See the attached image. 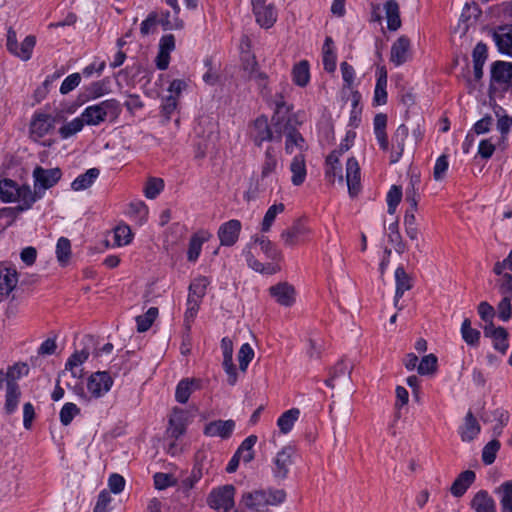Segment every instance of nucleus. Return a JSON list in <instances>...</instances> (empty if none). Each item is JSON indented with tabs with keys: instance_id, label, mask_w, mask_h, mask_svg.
<instances>
[{
	"instance_id": "774afa93",
	"label": "nucleus",
	"mask_w": 512,
	"mask_h": 512,
	"mask_svg": "<svg viewBox=\"0 0 512 512\" xmlns=\"http://www.w3.org/2000/svg\"><path fill=\"white\" fill-rule=\"evenodd\" d=\"M88 96L96 99L108 93V87L105 81H96L89 85L87 88Z\"/></svg>"
},
{
	"instance_id": "5fc2aeb1",
	"label": "nucleus",
	"mask_w": 512,
	"mask_h": 512,
	"mask_svg": "<svg viewBox=\"0 0 512 512\" xmlns=\"http://www.w3.org/2000/svg\"><path fill=\"white\" fill-rule=\"evenodd\" d=\"M402 199V189L400 186L393 185L387 193V205H388V213L394 214L397 206L401 202Z\"/></svg>"
},
{
	"instance_id": "5701e85b",
	"label": "nucleus",
	"mask_w": 512,
	"mask_h": 512,
	"mask_svg": "<svg viewBox=\"0 0 512 512\" xmlns=\"http://www.w3.org/2000/svg\"><path fill=\"white\" fill-rule=\"evenodd\" d=\"M271 121L273 140L275 142H280L282 136H287L289 132L295 128L292 125V119L290 115H286V112L283 115H273Z\"/></svg>"
},
{
	"instance_id": "4c0bfd02",
	"label": "nucleus",
	"mask_w": 512,
	"mask_h": 512,
	"mask_svg": "<svg viewBox=\"0 0 512 512\" xmlns=\"http://www.w3.org/2000/svg\"><path fill=\"white\" fill-rule=\"evenodd\" d=\"M36 44V37L33 35H28L25 37V39L21 42L20 45L17 44V48L15 49V52H12L13 55L20 58L23 61H28L31 56L33 49Z\"/></svg>"
},
{
	"instance_id": "f3484780",
	"label": "nucleus",
	"mask_w": 512,
	"mask_h": 512,
	"mask_svg": "<svg viewBox=\"0 0 512 512\" xmlns=\"http://www.w3.org/2000/svg\"><path fill=\"white\" fill-rule=\"evenodd\" d=\"M264 490H254L245 492L242 495L241 502L251 512H268L267 499Z\"/></svg>"
},
{
	"instance_id": "58836bf2",
	"label": "nucleus",
	"mask_w": 512,
	"mask_h": 512,
	"mask_svg": "<svg viewBox=\"0 0 512 512\" xmlns=\"http://www.w3.org/2000/svg\"><path fill=\"white\" fill-rule=\"evenodd\" d=\"M258 438L256 435H250L248 436L238 447L237 451L235 452L237 455H239L244 462L249 463L254 459V451L253 447L256 444Z\"/></svg>"
},
{
	"instance_id": "393cba45",
	"label": "nucleus",
	"mask_w": 512,
	"mask_h": 512,
	"mask_svg": "<svg viewBox=\"0 0 512 512\" xmlns=\"http://www.w3.org/2000/svg\"><path fill=\"white\" fill-rule=\"evenodd\" d=\"M200 380L196 378H184L182 379L175 391V399L181 404H185L192 392L200 388Z\"/></svg>"
},
{
	"instance_id": "603ef678",
	"label": "nucleus",
	"mask_w": 512,
	"mask_h": 512,
	"mask_svg": "<svg viewBox=\"0 0 512 512\" xmlns=\"http://www.w3.org/2000/svg\"><path fill=\"white\" fill-rule=\"evenodd\" d=\"M89 357V351L83 348L81 351H75L67 360L65 368L70 370L73 376H76L74 368L84 363Z\"/></svg>"
},
{
	"instance_id": "69168bd1",
	"label": "nucleus",
	"mask_w": 512,
	"mask_h": 512,
	"mask_svg": "<svg viewBox=\"0 0 512 512\" xmlns=\"http://www.w3.org/2000/svg\"><path fill=\"white\" fill-rule=\"evenodd\" d=\"M202 244L203 240L200 239L198 236L194 235L191 237L187 252V258L189 261L195 262L198 259L202 249Z\"/></svg>"
},
{
	"instance_id": "7c9ffc66",
	"label": "nucleus",
	"mask_w": 512,
	"mask_h": 512,
	"mask_svg": "<svg viewBox=\"0 0 512 512\" xmlns=\"http://www.w3.org/2000/svg\"><path fill=\"white\" fill-rule=\"evenodd\" d=\"M387 19V28L396 31L401 27L400 9L396 0H388L384 4Z\"/></svg>"
},
{
	"instance_id": "09e8293b",
	"label": "nucleus",
	"mask_w": 512,
	"mask_h": 512,
	"mask_svg": "<svg viewBox=\"0 0 512 512\" xmlns=\"http://www.w3.org/2000/svg\"><path fill=\"white\" fill-rule=\"evenodd\" d=\"M305 144V140L302 135L294 128L286 136L285 150L288 154L294 152V147L302 150Z\"/></svg>"
},
{
	"instance_id": "aec40b11",
	"label": "nucleus",
	"mask_w": 512,
	"mask_h": 512,
	"mask_svg": "<svg viewBox=\"0 0 512 512\" xmlns=\"http://www.w3.org/2000/svg\"><path fill=\"white\" fill-rule=\"evenodd\" d=\"M395 278V298H394V305L398 309H401L398 307V303L400 298L404 295L406 291H409L413 287V280L410 274H408L403 266H398L395 270L394 274Z\"/></svg>"
},
{
	"instance_id": "338daca9",
	"label": "nucleus",
	"mask_w": 512,
	"mask_h": 512,
	"mask_svg": "<svg viewBox=\"0 0 512 512\" xmlns=\"http://www.w3.org/2000/svg\"><path fill=\"white\" fill-rule=\"evenodd\" d=\"M81 82V76L79 73H73L67 76L60 86L61 94H68L74 90Z\"/></svg>"
},
{
	"instance_id": "bb28decb",
	"label": "nucleus",
	"mask_w": 512,
	"mask_h": 512,
	"mask_svg": "<svg viewBox=\"0 0 512 512\" xmlns=\"http://www.w3.org/2000/svg\"><path fill=\"white\" fill-rule=\"evenodd\" d=\"M21 397V390L17 382L10 380L6 384V395L4 409L7 414H12L16 411Z\"/></svg>"
},
{
	"instance_id": "a211bd4d",
	"label": "nucleus",
	"mask_w": 512,
	"mask_h": 512,
	"mask_svg": "<svg viewBox=\"0 0 512 512\" xmlns=\"http://www.w3.org/2000/svg\"><path fill=\"white\" fill-rule=\"evenodd\" d=\"M18 283L17 271L0 264V302L8 297Z\"/></svg>"
},
{
	"instance_id": "423d86ee",
	"label": "nucleus",
	"mask_w": 512,
	"mask_h": 512,
	"mask_svg": "<svg viewBox=\"0 0 512 512\" xmlns=\"http://www.w3.org/2000/svg\"><path fill=\"white\" fill-rule=\"evenodd\" d=\"M294 447L287 445L279 450L272 460L271 471L277 481H284L293 465Z\"/></svg>"
},
{
	"instance_id": "a18cd8bd",
	"label": "nucleus",
	"mask_w": 512,
	"mask_h": 512,
	"mask_svg": "<svg viewBox=\"0 0 512 512\" xmlns=\"http://www.w3.org/2000/svg\"><path fill=\"white\" fill-rule=\"evenodd\" d=\"M209 285V281L206 277H198L194 279L189 286L188 297H195V299H201L206 294V288Z\"/></svg>"
},
{
	"instance_id": "20e7f679",
	"label": "nucleus",
	"mask_w": 512,
	"mask_h": 512,
	"mask_svg": "<svg viewBox=\"0 0 512 512\" xmlns=\"http://www.w3.org/2000/svg\"><path fill=\"white\" fill-rule=\"evenodd\" d=\"M32 175L34 179V191L32 193H35L38 199H40L45 190L52 188L59 182L62 171L58 167L45 169L41 166H36Z\"/></svg>"
},
{
	"instance_id": "a19ab883",
	"label": "nucleus",
	"mask_w": 512,
	"mask_h": 512,
	"mask_svg": "<svg viewBox=\"0 0 512 512\" xmlns=\"http://www.w3.org/2000/svg\"><path fill=\"white\" fill-rule=\"evenodd\" d=\"M84 120L82 116L74 118L72 121L64 124L59 129V134L61 138L67 139L69 137H72L76 133L80 132L84 127Z\"/></svg>"
},
{
	"instance_id": "72a5a7b5",
	"label": "nucleus",
	"mask_w": 512,
	"mask_h": 512,
	"mask_svg": "<svg viewBox=\"0 0 512 512\" xmlns=\"http://www.w3.org/2000/svg\"><path fill=\"white\" fill-rule=\"evenodd\" d=\"M100 171L98 168H90L85 173L79 175L71 184L74 191H82L89 188L98 178Z\"/></svg>"
},
{
	"instance_id": "0e129e2a",
	"label": "nucleus",
	"mask_w": 512,
	"mask_h": 512,
	"mask_svg": "<svg viewBox=\"0 0 512 512\" xmlns=\"http://www.w3.org/2000/svg\"><path fill=\"white\" fill-rule=\"evenodd\" d=\"M131 230L128 226H118L114 230V240L117 246H124L131 241Z\"/></svg>"
},
{
	"instance_id": "c9c22d12",
	"label": "nucleus",
	"mask_w": 512,
	"mask_h": 512,
	"mask_svg": "<svg viewBox=\"0 0 512 512\" xmlns=\"http://www.w3.org/2000/svg\"><path fill=\"white\" fill-rule=\"evenodd\" d=\"M292 77L294 83L300 87H305L309 83L310 71L307 60H302L293 67Z\"/></svg>"
},
{
	"instance_id": "4d7b16f0",
	"label": "nucleus",
	"mask_w": 512,
	"mask_h": 512,
	"mask_svg": "<svg viewBox=\"0 0 512 512\" xmlns=\"http://www.w3.org/2000/svg\"><path fill=\"white\" fill-rule=\"evenodd\" d=\"M159 22L164 30H180L184 27V22L178 16L171 17L170 12L166 11L159 18Z\"/></svg>"
},
{
	"instance_id": "2eb2a0df",
	"label": "nucleus",
	"mask_w": 512,
	"mask_h": 512,
	"mask_svg": "<svg viewBox=\"0 0 512 512\" xmlns=\"http://www.w3.org/2000/svg\"><path fill=\"white\" fill-rule=\"evenodd\" d=\"M242 224L237 219H231L223 223L218 229V238L222 246H233L239 238Z\"/></svg>"
},
{
	"instance_id": "7ed1b4c3",
	"label": "nucleus",
	"mask_w": 512,
	"mask_h": 512,
	"mask_svg": "<svg viewBox=\"0 0 512 512\" xmlns=\"http://www.w3.org/2000/svg\"><path fill=\"white\" fill-rule=\"evenodd\" d=\"M254 244H259L261 251L272 260H277L280 258L281 253L276 248V246L265 236H253L252 241L246 245L243 249V255L246 259V262L250 268L257 272L264 271V265L259 262L252 253V246Z\"/></svg>"
},
{
	"instance_id": "dca6fc26",
	"label": "nucleus",
	"mask_w": 512,
	"mask_h": 512,
	"mask_svg": "<svg viewBox=\"0 0 512 512\" xmlns=\"http://www.w3.org/2000/svg\"><path fill=\"white\" fill-rule=\"evenodd\" d=\"M269 292L275 301L282 306L289 307L295 302V289L287 282L271 286Z\"/></svg>"
},
{
	"instance_id": "e2e57ef3",
	"label": "nucleus",
	"mask_w": 512,
	"mask_h": 512,
	"mask_svg": "<svg viewBox=\"0 0 512 512\" xmlns=\"http://www.w3.org/2000/svg\"><path fill=\"white\" fill-rule=\"evenodd\" d=\"M507 337L508 333L506 329L498 327V332H496V335L492 338L494 348L503 354L506 353L509 346Z\"/></svg>"
},
{
	"instance_id": "f03ea898",
	"label": "nucleus",
	"mask_w": 512,
	"mask_h": 512,
	"mask_svg": "<svg viewBox=\"0 0 512 512\" xmlns=\"http://www.w3.org/2000/svg\"><path fill=\"white\" fill-rule=\"evenodd\" d=\"M121 111V104L118 100L107 99L98 104L86 107L81 113V116L86 125L98 126L107 119L111 121L117 120Z\"/></svg>"
},
{
	"instance_id": "9b49d317",
	"label": "nucleus",
	"mask_w": 512,
	"mask_h": 512,
	"mask_svg": "<svg viewBox=\"0 0 512 512\" xmlns=\"http://www.w3.org/2000/svg\"><path fill=\"white\" fill-rule=\"evenodd\" d=\"M408 135V127L404 124L398 126V128L394 132L391 140V146L389 145L390 164H396L401 159L404 153L405 142L406 139L408 138Z\"/></svg>"
},
{
	"instance_id": "0eeeda50",
	"label": "nucleus",
	"mask_w": 512,
	"mask_h": 512,
	"mask_svg": "<svg viewBox=\"0 0 512 512\" xmlns=\"http://www.w3.org/2000/svg\"><path fill=\"white\" fill-rule=\"evenodd\" d=\"M113 379L106 371H97L87 381L88 392L94 398L104 396L112 387Z\"/></svg>"
},
{
	"instance_id": "37998d69",
	"label": "nucleus",
	"mask_w": 512,
	"mask_h": 512,
	"mask_svg": "<svg viewBox=\"0 0 512 512\" xmlns=\"http://www.w3.org/2000/svg\"><path fill=\"white\" fill-rule=\"evenodd\" d=\"M333 43L330 37H327L323 47V65L327 72H334L336 69V55L330 45Z\"/></svg>"
},
{
	"instance_id": "b1692460",
	"label": "nucleus",
	"mask_w": 512,
	"mask_h": 512,
	"mask_svg": "<svg viewBox=\"0 0 512 512\" xmlns=\"http://www.w3.org/2000/svg\"><path fill=\"white\" fill-rule=\"evenodd\" d=\"M493 39L500 52L512 54V25L499 26L493 33Z\"/></svg>"
},
{
	"instance_id": "c85d7f7f",
	"label": "nucleus",
	"mask_w": 512,
	"mask_h": 512,
	"mask_svg": "<svg viewBox=\"0 0 512 512\" xmlns=\"http://www.w3.org/2000/svg\"><path fill=\"white\" fill-rule=\"evenodd\" d=\"M471 507L476 512H496L495 502L485 490H480L474 495Z\"/></svg>"
},
{
	"instance_id": "412c9836",
	"label": "nucleus",
	"mask_w": 512,
	"mask_h": 512,
	"mask_svg": "<svg viewBox=\"0 0 512 512\" xmlns=\"http://www.w3.org/2000/svg\"><path fill=\"white\" fill-rule=\"evenodd\" d=\"M512 80V63L496 61L491 66V81L508 87Z\"/></svg>"
},
{
	"instance_id": "e433bc0d",
	"label": "nucleus",
	"mask_w": 512,
	"mask_h": 512,
	"mask_svg": "<svg viewBox=\"0 0 512 512\" xmlns=\"http://www.w3.org/2000/svg\"><path fill=\"white\" fill-rule=\"evenodd\" d=\"M242 65L245 72H247L250 79L264 81L266 75L259 71L258 63L255 56L247 54L242 58Z\"/></svg>"
},
{
	"instance_id": "79ce46f5",
	"label": "nucleus",
	"mask_w": 512,
	"mask_h": 512,
	"mask_svg": "<svg viewBox=\"0 0 512 512\" xmlns=\"http://www.w3.org/2000/svg\"><path fill=\"white\" fill-rule=\"evenodd\" d=\"M158 316V308L151 307L144 315L136 317L137 330L139 332L147 331Z\"/></svg>"
},
{
	"instance_id": "a878e982",
	"label": "nucleus",
	"mask_w": 512,
	"mask_h": 512,
	"mask_svg": "<svg viewBox=\"0 0 512 512\" xmlns=\"http://www.w3.org/2000/svg\"><path fill=\"white\" fill-rule=\"evenodd\" d=\"M475 478V472L472 470L461 472L451 485V494L455 497L463 496L467 489L473 484Z\"/></svg>"
},
{
	"instance_id": "13d9d810",
	"label": "nucleus",
	"mask_w": 512,
	"mask_h": 512,
	"mask_svg": "<svg viewBox=\"0 0 512 512\" xmlns=\"http://www.w3.org/2000/svg\"><path fill=\"white\" fill-rule=\"evenodd\" d=\"M80 413V409L74 403H66L62 407L60 411V422L67 426L69 425L73 418Z\"/></svg>"
},
{
	"instance_id": "de8ad7c7",
	"label": "nucleus",
	"mask_w": 512,
	"mask_h": 512,
	"mask_svg": "<svg viewBox=\"0 0 512 512\" xmlns=\"http://www.w3.org/2000/svg\"><path fill=\"white\" fill-rule=\"evenodd\" d=\"M56 255L62 265H66L71 255V243L69 239L61 237L56 245Z\"/></svg>"
},
{
	"instance_id": "052dcab7",
	"label": "nucleus",
	"mask_w": 512,
	"mask_h": 512,
	"mask_svg": "<svg viewBox=\"0 0 512 512\" xmlns=\"http://www.w3.org/2000/svg\"><path fill=\"white\" fill-rule=\"evenodd\" d=\"M265 498L267 499V505L269 506H277L283 503L286 499V492L284 489H274L270 488L264 490Z\"/></svg>"
},
{
	"instance_id": "cd10ccee",
	"label": "nucleus",
	"mask_w": 512,
	"mask_h": 512,
	"mask_svg": "<svg viewBox=\"0 0 512 512\" xmlns=\"http://www.w3.org/2000/svg\"><path fill=\"white\" fill-rule=\"evenodd\" d=\"M308 232V228L305 225L297 222L292 227L284 230L281 233V238L286 246L293 247L298 244Z\"/></svg>"
},
{
	"instance_id": "4468645a",
	"label": "nucleus",
	"mask_w": 512,
	"mask_h": 512,
	"mask_svg": "<svg viewBox=\"0 0 512 512\" xmlns=\"http://www.w3.org/2000/svg\"><path fill=\"white\" fill-rule=\"evenodd\" d=\"M235 421L229 420H214L207 423L203 429V433L207 437H220L221 439H229L235 429Z\"/></svg>"
},
{
	"instance_id": "ddd939ff",
	"label": "nucleus",
	"mask_w": 512,
	"mask_h": 512,
	"mask_svg": "<svg viewBox=\"0 0 512 512\" xmlns=\"http://www.w3.org/2000/svg\"><path fill=\"white\" fill-rule=\"evenodd\" d=\"M352 366H349L343 359L338 361L330 371V376L325 380V384L330 388L336 386H345L351 380Z\"/></svg>"
},
{
	"instance_id": "2f4dec72",
	"label": "nucleus",
	"mask_w": 512,
	"mask_h": 512,
	"mask_svg": "<svg viewBox=\"0 0 512 512\" xmlns=\"http://www.w3.org/2000/svg\"><path fill=\"white\" fill-rule=\"evenodd\" d=\"M290 171L292 173L291 181L293 185L300 186L303 184L306 178V164L302 154H298L292 159Z\"/></svg>"
},
{
	"instance_id": "8fccbe9b",
	"label": "nucleus",
	"mask_w": 512,
	"mask_h": 512,
	"mask_svg": "<svg viewBox=\"0 0 512 512\" xmlns=\"http://www.w3.org/2000/svg\"><path fill=\"white\" fill-rule=\"evenodd\" d=\"M500 449V442L496 439L489 441L482 450V461L486 465H491L495 459L496 454Z\"/></svg>"
},
{
	"instance_id": "3c124183",
	"label": "nucleus",
	"mask_w": 512,
	"mask_h": 512,
	"mask_svg": "<svg viewBox=\"0 0 512 512\" xmlns=\"http://www.w3.org/2000/svg\"><path fill=\"white\" fill-rule=\"evenodd\" d=\"M159 22V15L157 12L152 11L148 14L145 20L140 25V33L142 36H147L154 33L157 29Z\"/></svg>"
},
{
	"instance_id": "6e6d98bb",
	"label": "nucleus",
	"mask_w": 512,
	"mask_h": 512,
	"mask_svg": "<svg viewBox=\"0 0 512 512\" xmlns=\"http://www.w3.org/2000/svg\"><path fill=\"white\" fill-rule=\"evenodd\" d=\"M254 357V350L250 344L245 343L241 346L238 352L239 369L242 372L247 370V367Z\"/></svg>"
},
{
	"instance_id": "bf43d9fd",
	"label": "nucleus",
	"mask_w": 512,
	"mask_h": 512,
	"mask_svg": "<svg viewBox=\"0 0 512 512\" xmlns=\"http://www.w3.org/2000/svg\"><path fill=\"white\" fill-rule=\"evenodd\" d=\"M164 188V182L160 178H150L145 186L144 193L148 199H154Z\"/></svg>"
},
{
	"instance_id": "39448f33",
	"label": "nucleus",
	"mask_w": 512,
	"mask_h": 512,
	"mask_svg": "<svg viewBox=\"0 0 512 512\" xmlns=\"http://www.w3.org/2000/svg\"><path fill=\"white\" fill-rule=\"evenodd\" d=\"M235 491L231 484L214 488L207 497V505L213 510H232L235 506Z\"/></svg>"
},
{
	"instance_id": "f257e3e1",
	"label": "nucleus",
	"mask_w": 512,
	"mask_h": 512,
	"mask_svg": "<svg viewBox=\"0 0 512 512\" xmlns=\"http://www.w3.org/2000/svg\"><path fill=\"white\" fill-rule=\"evenodd\" d=\"M0 199L5 202H21L20 205L15 208H7L0 211V216L5 212H23L32 207V205L38 200V196L32 193L29 185L19 186L15 181L11 179L0 180Z\"/></svg>"
},
{
	"instance_id": "473e14b6",
	"label": "nucleus",
	"mask_w": 512,
	"mask_h": 512,
	"mask_svg": "<svg viewBox=\"0 0 512 512\" xmlns=\"http://www.w3.org/2000/svg\"><path fill=\"white\" fill-rule=\"evenodd\" d=\"M256 22L263 28H270L276 22L277 15L272 4L253 10Z\"/></svg>"
},
{
	"instance_id": "f704fd0d",
	"label": "nucleus",
	"mask_w": 512,
	"mask_h": 512,
	"mask_svg": "<svg viewBox=\"0 0 512 512\" xmlns=\"http://www.w3.org/2000/svg\"><path fill=\"white\" fill-rule=\"evenodd\" d=\"M300 416V410L298 408H291L284 413L277 420V425L280 429V432L283 434L289 433L295 422L298 420Z\"/></svg>"
},
{
	"instance_id": "c03bdc74",
	"label": "nucleus",
	"mask_w": 512,
	"mask_h": 512,
	"mask_svg": "<svg viewBox=\"0 0 512 512\" xmlns=\"http://www.w3.org/2000/svg\"><path fill=\"white\" fill-rule=\"evenodd\" d=\"M461 335L463 340L471 346L477 345L480 339V332L471 327L469 319H465L461 325Z\"/></svg>"
},
{
	"instance_id": "9d476101",
	"label": "nucleus",
	"mask_w": 512,
	"mask_h": 512,
	"mask_svg": "<svg viewBox=\"0 0 512 512\" xmlns=\"http://www.w3.org/2000/svg\"><path fill=\"white\" fill-rule=\"evenodd\" d=\"M250 138L258 147H260L264 141H274L273 131L266 116L262 115L255 119L250 127Z\"/></svg>"
},
{
	"instance_id": "1a4fd4ad",
	"label": "nucleus",
	"mask_w": 512,
	"mask_h": 512,
	"mask_svg": "<svg viewBox=\"0 0 512 512\" xmlns=\"http://www.w3.org/2000/svg\"><path fill=\"white\" fill-rule=\"evenodd\" d=\"M411 57V41L406 35H402L391 46L390 61L398 67L408 62Z\"/></svg>"
},
{
	"instance_id": "6e6552de",
	"label": "nucleus",
	"mask_w": 512,
	"mask_h": 512,
	"mask_svg": "<svg viewBox=\"0 0 512 512\" xmlns=\"http://www.w3.org/2000/svg\"><path fill=\"white\" fill-rule=\"evenodd\" d=\"M55 125V118L46 113H35L30 123V136L37 141L47 135Z\"/></svg>"
},
{
	"instance_id": "4be33fe9",
	"label": "nucleus",
	"mask_w": 512,
	"mask_h": 512,
	"mask_svg": "<svg viewBox=\"0 0 512 512\" xmlns=\"http://www.w3.org/2000/svg\"><path fill=\"white\" fill-rule=\"evenodd\" d=\"M186 430V412L180 408H173L169 418V426L167 428V434L178 439L185 433Z\"/></svg>"
},
{
	"instance_id": "f8f14e48",
	"label": "nucleus",
	"mask_w": 512,
	"mask_h": 512,
	"mask_svg": "<svg viewBox=\"0 0 512 512\" xmlns=\"http://www.w3.org/2000/svg\"><path fill=\"white\" fill-rule=\"evenodd\" d=\"M279 167V152L272 146H268L265 150L263 160L260 166V182L272 180Z\"/></svg>"
},
{
	"instance_id": "ea45409f",
	"label": "nucleus",
	"mask_w": 512,
	"mask_h": 512,
	"mask_svg": "<svg viewBox=\"0 0 512 512\" xmlns=\"http://www.w3.org/2000/svg\"><path fill=\"white\" fill-rule=\"evenodd\" d=\"M502 512H512V480L506 481L498 488Z\"/></svg>"
},
{
	"instance_id": "680f3d73",
	"label": "nucleus",
	"mask_w": 512,
	"mask_h": 512,
	"mask_svg": "<svg viewBox=\"0 0 512 512\" xmlns=\"http://www.w3.org/2000/svg\"><path fill=\"white\" fill-rule=\"evenodd\" d=\"M449 167L448 156L443 154L435 162L433 169V177L436 181L444 179Z\"/></svg>"
},
{
	"instance_id": "c756f323",
	"label": "nucleus",
	"mask_w": 512,
	"mask_h": 512,
	"mask_svg": "<svg viewBox=\"0 0 512 512\" xmlns=\"http://www.w3.org/2000/svg\"><path fill=\"white\" fill-rule=\"evenodd\" d=\"M480 430L481 428L479 423L477 422L472 412L469 411L465 416L463 426L460 428V435L462 441H472L480 433Z\"/></svg>"
},
{
	"instance_id": "864d4df0",
	"label": "nucleus",
	"mask_w": 512,
	"mask_h": 512,
	"mask_svg": "<svg viewBox=\"0 0 512 512\" xmlns=\"http://www.w3.org/2000/svg\"><path fill=\"white\" fill-rule=\"evenodd\" d=\"M437 369V357L434 354L426 355L417 366L418 373L421 375L433 374Z\"/></svg>"
},
{
	"instance_id": "6ab92c4d",
	"label": "nucleus",
	"mask_w": 512,
	"mask_h": 512,
	"mask_svg": "<svg viewBox=\"0 0 512 512\" xmlns=\"http://www.w3.org/2000/svg\"><path fill=\"white\" fill-rule=\"evenodd\" d=\"M346 182L351 196L358 194L361 188V174L358 161L351 157L346 163Z\"/></svg>"
},
{
	"instance_id": "49530a36",
	"label": "nucleus",
	"mask_w": 512,
	"mask_h": 512,
	"mask_svg": "<svg viewBox=\"0 0 512 512\" xmlns=\"http://www.w3.org/2000/svg\"><path fill=\"white\" fill-rule=\"evenodd\" d=\"M284 209H285V206L282 203L274 204V205L270 206L263 218V221L261 224V230L263 232H268L270 230L276 216L279 213L283 212Z\"/></svg>"
}]
</instances>
